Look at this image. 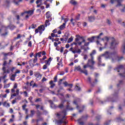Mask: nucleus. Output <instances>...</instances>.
<instances>
[{"label": "nucleus", "mask_w": 125, "mask_h": 125, "mask_svg": "<svg viewBox=\"0 0 125 125\" xmlns=\"http://www.w3.org/2000/svg\"><path fill=\"white\" fill-rule=\"evenodd\" d=\"M66 104L65 109H63L62 111L57 113V118H58V120L56 121V124L58 125L64 124V125H66V124H67V116H67V111L74 110V108L70 106V101H67Z\"/></svg>", "instance_id": "nucleus-1"}, {"label": "nucleus", "mask_w": 125, "mask_h": 125, "mask_svg": "<svg viewBox=\"0 0 125 125\" xmlns=\"http://www.w3.org/2000/svg\"><path fill=\"white\" fill-rule=\"evenodd\" d=\"M76 37L75 42L70 44L71 48L69 49V50L70 51H71L72 53H74V54H76V53H77V54H81L82 50L77 46L83 44V42H85V39L83 37L80 36L79 35H76ZM74 45H75L76 46L73 47Z\"/></svg>", "instance_id": "nucleus-2"}, {"label": "nucleus", "mask_w": 125, "mask_h": 125, "mask_svg": "<svg viewBox=\"0 0 125 125\" xmlns=\"http://www.w3.org/2000/svg\"><path fill=\"white\" fill-rule=\"evenodd\" d=\"M117 54L116 52L113 53H110L106 51L104 54H102L98 58V65L99 66H105V63L101 64V56H105L106 59H111L112 62H116V61H121L124 59V57H119Z\"/></svg>", "instance_id": "nucleus-3"}, {"label": "nucleus", "mask_w": 125, "mask_h": 125, "mask_svg": "<svg viewBox=\"0 0 125 125\" xmlns=\"http://www.w3.org/2000/svg\"><path fill=\"white\" fill-rule=\"evenodd\" d=\"M94 59V58L92 57L91 59H89L87 64L83 66V69H86V68L89 67L91 70H93L94 69V64H95Z\"/></svg>", "instance_id": "nucleus-4"}, {"label": "nucleus", "mask_w": 125, "mask_h": 125, "mask_svg": "<svg viewBox=\"0 0 125 125\" xmlns=\"http://www.w3.org/2000/svg\"><path fill=\"white\" fill-rule=\"evenodd\" d=\"M66 101H62L61 104H60L58 106L55 105L53 102L51 100H49V102L50 104V107L52 109H56V108H60V109H62L64 108V103Z\"/></svg>", "instance_id": "nucleus-5"}, {"label": "nucleus", "mask_w": 125, "mask_h": 125, "mask_svg": "<svg viewBox=\"0 0 125 125\" xmlns=\"http://www.w3.org/2000/svg\"><path fill=\"white\" fill-rule=\"evenodd\" d=\"M118 99V92H115L114 93L111 95V96L107 97L106 100L104 102L111 101V102H116Z\"/></svg>", "instance_id": "nucleus-6"}, {"label": "nucleus", "mask_w": 125, "mask_h": 125, "mask_svg": "<svg viewBox=\"0 0 125 125\" xmlns=\"http://www.w3.org/2000/svg\"><path fill=\"white\" fill-rule=\"evenodd\" d=\"M8 28H9L10 30H14V29H15V26L12 24H10L7 27H5L4 25H2L1 28L0 29V33H1V31H5V32H6V30Z\"/></svg>", "instance_id": "nucleus-7"}, {"label": "nucleus", "mask_w": 125, "mask_h": 125, "mask_svg": "<svg viewBox=\"0 0 125 125\" xmlns=\"http://www.w3.org/2000/svg\"><path fill=\"white\" fill-rule=\"evenodd\" d=\"M90 42H86L85 41L81 45H79L78 46H81V49H83L84 51H86V50H89V48L87 47L85 48V46H88L89 45Z\"/></svg>", "instance_id": "nucleus-8"}, {"label": "nucleus", "mask_w": 125, "mask_h": 125, "mask_svg": "<svg viewBox=\"0 0 125 125\" xmlns=\"http://www.w3.org/2000/svg\"><path fill=\"white\" fill-rule=\"evenodd\" d=\"M110 40V38L107 37H105L104 38H102L101 39L102 41L104 42V47H100V51H102L103 49H104V48H106V46H107V42H109V40Z\"/></svg>", "instance_id": "nucleus-9"}, {"label": "nucleus", "mask_w": 125, "mask_h": 125, "mask_svg": "<svg viewBox=\"0 0 125 125\" xmlns=\"http://www.w3.org/2000/svg\"><path fill=\"white\" fill-rule=\"evenodd\" d=\"M110 40L111 41L110 48L114 49L119 44V42L115 40L114 38H111Z\"/></svg>", "instance_id": "nucleus-10"}, {"label": "nucleus", "mask_w": 125, "mask_h": 125, "mask_svg": "<svg viewBox=\"0 0 125 125\" xmlns=\"http://www.w3.org/2000/svg\"><path fill=\"white\" fill-rule=\"evenodd\" d=\"M76 70H77V71H79V72H80V73H83V74H84L85 76H87L88 75L87 70L85 69V68H84L83 70L82 69L81 66L76 67L75 71H76Z\"/></svg>", "instance_id": "nucleus-11"}, {"label": "nucleus", "mask_w": 125, "mask_h": 125, "mask_svg": "<svg viewBox=\"0 0 125 125\" xmlns=\"http://www.w3.org/2000/svg\"><path fill=\"white\" fill-rule=\"evenodd\" d=\"M44 30H45V28H44V25H41L38 27V29H35V33L36 34H38V33H39V32L41 35H42V31H44Z\"/></svg>", "instance_id": "nucleus-12"}, {"label": "nucleus", "mask_w": 125, "mask_h": 125, "mask_svg": "<svg viewBox=\"0 0 125 125\" xmlns=\"http://www.w3.org/2000/svg\"><path fill=\"white\" fill-rule=\"evenodd\" d=\"M6 64H7V62H6V61H4L3 64L4 67H3L2 68L4 74H5V73H7V74H9V73H10V70H9V68L6 69V67H5V65H6Z\"/></svg>", "instance_id": "nucleus-13"}, {"label": "nucleus", "mask_w": 125, "mask_h": 125, "mask_svg": "<svg viewBox=\"0 0 125 125\" xmlns=\"http://www.w3.org/2000/svg\"><path fill=\"white\" fill-rule=\"evenodd\" d=\"M123 117V114H120L118 117L115 119V121L117 123H122V122H124V120L122 119V117Z\"/></svg>", "instance_id": "nucleus-14"}, {"label": "nucleus", "mask_w": 125, "mask_h": 125, "mask_svg": "<svg viewBox=\"0 0 125 125\" xmlns=\"http://www.w3.org/2000/svg\"><path fill=\"white\" fill-rule=\"evenodd\" d=\"M87 81L88 83L91 84V86H94L95 84H96V83H97V80L95 79V82H93V83H91V78H90V77L88 78Z\"/></svg>", "instance_id": "nucleus-15"}, {"label": "nucleus", "mask_w": 125, "mask_h": 125, "mask_svg": "<svg viewBox=\"0 0 125 125\" xmlns=\"http://www.w3.org/2000/svg\"><path fill=\"white\" fill-rule=\"evenodd\" d=\"M81 101V99L79 98H76L73 102V104H75L77 105V109H79V105H78V102H80Z\"/></svg>", "instance_id": "nucleus-16"}, {"label": "nucleus", "mask_w": 125, "mask_h": 125, "mask_svg": "<svg viewBox=\"0 0 125 125\" xmlns=\"http://www.w3.org/2000/svg\"><path fill=\"white\" fill-rule=\"evenodd\" d=\"M18 84H17V83H15V84H14L13 88L11 90L12 93H14V92H15V89H16L18 87Z\"/></svg>", "instance_id": "nucleus-17"}, {"label": "nucleus", "mask_w": 125, "mask_h": 125, "mask_svg": "<svg viewBox=\"0 0 125 125\" xmlns=\"http://www.w3.org/2000/svg\"><path fill=\"white\" fill-rule=\"evenodd\" d=\"M83 119H84V116H82L81 118L78 120V123L79 125H83Z\"/></svg>", "instance_id": "nucleus-18"}, {"label": "nucleus", "mask_w": 125, "mask_h": 125, "mask_svg": "<svg viewBox=\"0 0 125 125\" xmlns=\"http://www.w3.org/2000/svg\"><path fill=\"white\" fill-rule=\"evenodd\" d=\"M63 84L65 86H69L70 88H72L73 87V84H69L67 82H65L63 83Z\"/></svg>", "instance_id": "nucleus-19"}, {"label": "nucleus", "mask_w": 125, "mask_h": 125, "mask_svg": "<svg viewBox=\"0 0 125 125\" xmlns=\"http://www.w3.org/2000/svg\"><path fill=\"white\" fill-rule=\"evenodd\" d=\"M34 11H35L34 10H31L25 11V13H27V14H29V15H33V14H34Z\"/></svg>", "instance_id": "nucleus-20"}, {"label": "nucleus", "mask_w": 125, "mask_h": 125, "mask_svg": "<svg viewBox=\"0 0 125 125\" xmlns=\"http://www.w3.org/2000/svg\"><path fill=\"white\" fill-rule=\"evenodd\" d=\"M65 28H66V23H63L62 24V25H61L59 27V29H60V30H61L62 31L64 30V29H65Z\"/></svg>", "instance_id": "nucleus-21"}, {"label": "nucleus", "mask_w": 125, "mask_h": 125, "mask_svg": "<svg viewBox=\"0 0 125 125\" xmlns=\"http://www.w3.org/2000/svg\"><path fill=\"white\" fill-rule=\"evenodd\" d=\"M34 56L38 58V57L39 58L42 57V51L39 52L38 53H36Z\"/></svg>", "instance_id": "nucleus-22"}, {"label": "nucleus", "mask_w": 125, "mask_h": 125, "mask_svg": "<svg viewBox=\"0 0 125 125\" xmlns=\"http://www.w3.org/2000/svg\"><path fill=\"white\" fill-rule=\"evenodd\" d=\"M89 22H93L95 20V18L94 16H90L88 17Z\"/></svg>", "instance_id": "nucleus-23"}, {"label": "nucleus", "mask_w": 125, "mask_h": 125, "mask_svg": "<svg viewBox=\"0 0 125 125\" xmlns=\"http://www.w3.org/2000/svg\"><path fill=\"white\" fill-rule=\"evenodd\" d=\"M124 83L125 82H124V80L119 81V83L117 84L118 87H120V86H122V85H123V84H124Z\"/></svg>", "instance_id": "nucleus-24"}, {"label": "nucleus", "mask_w": 125, "mask_h": 125, "mask_svg": "<svg viewBox=\"0 0 125 125\" xmlns=\"http://www.w3.org/2000/svg\"><path fill=\"white\" fill-rule=\"evenodd\" d=\"M35 77H36V79L37 81H39L42 79V75L40 74H37L35 75Z\"/></svg>", "instance_id": "nucleus-25"}, {"label": "nucleus", "mask_w": 125, "mask_h": 125, "mask_svg": "<svg viewBox=\"0 0 125 125\" xmlns=\"http://www.w3.org/2000/svg\"><path fill=\"white\" fill-rule=\"evenodd\" d=\"M17 75L16 74H12L10 77L11 81H12V82H14L15 81V77H16Z\"/></svg>", "instance_id": "nucleus-26"}, {"label": "nucleus", "mask_w": 125, "mask_h": 125, "mask_svg": "<svg viewBox=\"0 0 125 125\" xmlns=\"http://www.w3.org/2000/svg\"><path fill=\"white\" fill-rule=\"evenodd\" d=\"M96 39L95 36H93L91 38H88V40L90 42H94V39Z\"/></svg>", "instance_id": "nucleus-27"}, {"label": "nucleus", "mask_w": 125, "mask_h": 125, "mask_svg": "<svg viewBox=\"0 0 125 125\" xmlns=\"http://www.w3.org/2000/svg\"><path fill=\"white\" fill-rule=\"evenodd\" d=\"M49 25H50V23H49V20H46L45 24L43 25L44 27H47V26H49Z\"/></svg>", "instance_id": "nucleus-28"}, {"label": "nucleus", "mask_w": 125, "mask_h": 125, "mask_svg": "<svg viewBox=\"0 0 125 125\" xmlns=\"http://www.w3.org/2000/svg\"><path fill=\"white\" fill-rule=\"evenodd\" d=\"M49 83L51 85L50 86L51 88H53V87L55 86V83H53V81H50Z\"/></svg>", "instance_id": "nucleus-29"}, {"label": "nucleus", "mask_w": 125, "mask_h": 125, "mask_svg": "<svg viewBox=\"0 0 125 125\" xmlns=\"http://www.w3.org/2000/svg\"><path fill=\"white\" fill-rule=\"evenodd\" d=\"M30 113V117L33 118V117H34V115H35V113H36V111L34 110H31Z\"/></svg>", "instance_id": "nucleus-30"}, {"label": "nucleus", "mask_w": 125, "mask_h": 125, "mask_svg": "<svg viewBox=\"0 0 125 125\" xmlns=\"http://www.w3.org/2000/svg\"><path fill=\"white\" fill-rule=\"evenodd\" d=\"M74 40V38H73V36H71V38H69V39L67 41V43H70V42H72Z\"/></svg>", "instance_id": "nucleus-31"}, {"label": "nucleus", "mask_w": 125, "mask_h": 125, "mask_svg": "<svg viewBox=\"0 0 125 125\" xmlns=\"http://www.w3.org/2000/svg\"><path fill=\"white\" fill-rule=\"evenodd\" d=\"M101 36H103V33H101L98 36H95L96 39H97V40H99L100 38H101Z\"/></svg>", "instance_id": "nucleus-32"}, {"label": "nucleus", "mask_w": 125, "mask_h": 125, "mask_svg": "<svg viewBox=\"0 0 125 125\" xmlns=\"http://www.w3.org/2000/svg\"><path fill=\"white\" fill-rule=\"evenodd\" d=\"M6 96H7V94H5L4 95H3V94H1L0 95V98H6Z\"/></svg>", "instance_id": "nucleus-33"}, {"label": "nucleus", "mask_w": 125, "mask_h": 125, "mask_svg": "<svg viewBox=\"0 0 125 125\" xmlns=\"http://www.w3.org/2000/svg\"><path fill=\"white\" fill-rule=\"evenodd\" d=\"M114 108V106H111L107 110L108 114H109L111 115V111H112V109Z\"/></svg>", "instance_id": "nucleus-34"}, {"label": "nucleus", "mask_w": 125, "mask_h": 125, "mask_svg": "<svg viewBox=\"0 0 125 125\" xmlns=\"http://www.w3.org/2000/svg\"><path fill=\"white\" fill-rule=\"evenodd\" d=\"M46 15L47 19H48V18H50V12H47L46 14Z\"/></svg>", "instance_id": "nucleus-35"}, {"label": "nucleus", "mask_w": 125, "mask_h": 125, "mask_svg": "<svg viewBox=\"0 0 125 125\" xmlns=\"http://www.w3.org/2000/svg\"><path fill=\"white\" fill-rule=\"evenodd\" d=\"M21 1H22V0H14V3H15V4H17V5H18V3H19V2H20Z\"/></svg>", "instance_id": "nucleus-36"}, {"label": "nucleus", "mask_w": 125, "mask_h": 125, "mask_svg": "<svg viewBox=\"0 0 125 125\" xmlns=\"http://www.w3.org/2000/svg\"><path fill=\"white\" fill-rule=\"evenodd\" d=\"M3 105L4 106H5V107H10V104H9V103H7L6 102H5L3 103Z\"/></svg>", "instance_id": "nucleus-37"}, {"label": "nucleus", "mask_w": 125, "mask_h": 125, "mask_svg": "<svg viewBox=\"0 0 125 125\" xmlns=\"http://www.w3.org/2000/svg\"><path fill=\"white\" fill-rule=\"evenodd\" d=\"M95 53H96V51L95 50H93L92 52L90 54L91 58H92V57H93V55H94Z\"/></svg>", "instance_id": "nucleus-38"}, {"label": "nucleus", "mask_w": 125, "mask_h": 125, "mask_svg": "<svg viewBox=\"0 0 125 125\" xmlns=\"http://www.w3.org/2000/svg\"><path fill=\"white\" fill-rule=\"evenodd\" d=\"M68 38L67 36L64 35L63 37L64 42H67V41H68Z\"/></svg>", "instance_id": "nucleus-39"}, {"label": "nucleus", "mask_w": 125, "mask_h": 125, "mask_svg": "<svg viewBox=\"0 0 125 125\" xmlns=\"http://www.w3.org/2000/svg\"><path fill=\"white\" fill-rule=\"evenodd\" d=\"M70 2V3H71V4H73V5H76L77 3V1L73 0H71Z\"/></svg>", "instance_id": "nucleus-40"}, {"label": "nucleus", "mask_w": 125, "mask_h": 125, "mask_svg": "<svg viewBox=\"0 0 125 125\" xmlns=\"http://www.w3.org/2000/svg\"><path fill=\"white\" fill-rule=\"evenodd\" d=\"M75 90H77V91H81V87H79L78 86H76L75 87Z\"/></svg>", "instance_id": "nucleus-41"}, {"label": "nucleus", "mask_w": 125, "mask_h": 125, "mask_svg": "<svg viewBox=\"0 0 125 125\" xmlns=\"http://www.w3.org/2000/svg\"><path fill=\"white\" fill-rule=\"evenodd\" d=\"M118 4L116 5V6H120L121 5V2L123 1V0H116Z\"/></svg>", "instance_id": "nucleus-42"}, {"label": "nucleus", "mask_w": 125, "mask_h": 125, "mask_svg": "<svg viewBox=\"0 0 125 125\" xmlns=\"http://www.w3.org/2000/svg\"><path fill=\"white\" fill-rule=\"evenodd\" d=\"M110 123H111V121L109 120L108 121H106L104 123V125H110Z\"/></svg>", "instance_id": "nucleus-43"}, {"label": "nucleus", "mask_w": 125, "mask_h": 125, "mask_svg": "<svg viewBox=\"0 0 125 125\" xmlns=\"http://www.w3.org/2000/svg\"><path fill=\"white\" fill-rule=\"evenodd\" d=\"M37 114L38 117H41L42 116V112L38 110L37 111Z\"/></svg>", "instance_id": "nucleus-44"}, {"label": "nucleus", "mask_w": 125, "mask_h": 125, "mask_svg": "<svg viewBox=\"0 0 125 125\" xmlns=\"http://www.w3.org/2000/svg\"><path fill=\"white\" fill-rule=\"evenodd\" d=\"M15 99H17V100H21V99H22V97L19 95L17 97V98H15Z\"/></svg>", "instance_id": "nucleus-45"}, {"label": "nucleus", "mask_w": 125, "mask_h": 125, "mask_svg": "<svg viewBox=\"0 0 125 125\" xmlns=\"http://www.w3.org/2000/svg\"><path fill=\"white\" fill-rule=\"evenodd\" d=\"M41 101H42V98H37L35 100V102H41Z\"/></svg>", "instance_id": "nucleus-46"}, {"label": "nucleus", "mask_w": 125, "mask_h": 125, "mask_svg": "<svg viewBox=\"0 0 125 125\" xmlns=\"http://www.w3.org/2000/svg\"><path fill=\"white\" fill-rule=\"evenodd\" d=\"M47 57L46 56H43L42 59H40V61L41 62H42V60H45L46 59Z\"/></svg>", "instance_id": "nucleus-47"}, {"label": "nucleus", "mask_w": 125, "mask_h": 125, "mask_svg": "<svg viewBox=\"0 0 125 125\" xmlns=\"http://www.w3.org/2000/svg\"><path fill=\"white\" fill-rule=\"evenodd\" d=\"M101 115H98L96 117V120H97L98 121H99V120H100L101 119Z\"/></svg>", "instance_id": "nucleus-48"}, {"label": "nucleus", "mask_w": 125, "mask_h": 125, "mask_svg": "<svg viewBox=\"0 0 125 125\" xmlns=\"http://www.w3.org/2000/svg\"><path fill=\"white\" fill-rule=\"evenodd\" d=\"M37 61H38V58L34 56V59L33 60V63H36Z\"/></svg>", "instance_id": "nucleus-49"}, {"label": "nucleus", "mask_w": 125, "mask_h": 125, "mask_svg": "<svg viewBox=\"0 0 125 125\" xmlns=\"http://www.w3.org/2000/svg\"><path fill=\"white\" fill-rule=\"evenodd\" d=\"M45 63L46 64L45 65H48V66H49V65H50L48 60H45Z\"/></svg>", "instance_id": "nucleus-50"}, {"label": "nucleus", "mask_w": 125, "mask_h": 125, "mask_svg": "<svg viewBox=\"0 0 125 125\" xmlns=\"http://www.w3.org/2000/svg\"><path fill=\"white\" fill-rule=\"evenodd\" d=\"M5 78H6V75H4L3 77H0V83L1 82V79H3V80H4V79H5Z\"/></svg>", "instance_id": "nucleus-51"}, {"label": "nucleus", "mask_w": 125, "mask_h": 125, "mask_svg": "<svg viewBox=\"0 0 125 125\" xmlns=\"http://www.w3.org/2000/svg\"><path fill=\"white\" fill-rule=\"evenodd\" d=\"M63 81V79H60V81L58 82V84L59 85H61V83H62V82Z\"/></svg>", "instance_id": "nucleus-52"}, {"label": "nucleus", "mask_w": 125, "mask_h": 125, "mask_svg": "<svg viewBox=\"0 0 125 125\" xmlns=\"http://www.w3.org/2000/svg\"><path fill=\"white\" fill-rule=\"evenodd\" d=\"M46 69H47V64H44L43 66V70H46Z\"/></svg>", "instance_id": "nucleus-53"}, {"label": "nucleus", "mask_w": 125, "mask_h": 125, "mask_svg": "<svg viewBox=\"0 0 125 125\" xmlns=\"http://www.w3.org/2000/svg\"><path fill=\"white\" fill-rule=\"evenodd\" d=\"M28 46H29V47H32V41H30L28 42Z\"/></svg>", "instance_id": "nucleus-54"}, {"label": "nucleus", "mask_w": 125, "mask_h": 125, "mask_svg": "<svg viewBox=\"0 0 125 125\" xmlns=\"http://www.w3.org/2000/svg\"><path fill=\"white\" fill-rule=\"evenodd\" d=\"M23 94H24V96L25 97H28V93H27V91H25L24 92H23Z\"/></svg>", "instance_id": "nucleus-55"}, {"label": "nucleus", "mask_w": 125, "mask_h": 125, "mask_svg": "<svg viewBox=\"0 0 125 125\" xmlns=\"http://www.w3.org/2000/svg\"><path fill=\"white\" fill-rule=\"evenodd\" d=\"M16 101H17V99L15 98V99L13 100L12 102V104H15V103H16Z\"/></svg>", "instance_id": "nucleus-56"}, {"label": "nucleus", "mask_w": 125, "mask_h": 125, "mask_svg": "<svg viewBox=\"0 0 125 125\" xmlns=\"http://www.w3.org/2000/svg\"><path fill=\"white\" fill-rule=\"evenodd\" d=\"M9 86H10V84H5L4 85V88H7V87H9Z\"/></svg>", "instance_id": "nucleus-57"}, {"label": "nucleus", "mask_w": 125, "mask_h": 125, "mask_svg": "<svg viewBox=\"0 0 125 125\" xmlns=\"http://www.w3.org/2000/svg\"><path fill=\"white\" fill-rule=\"evenodd\" d=\"M57 82V76H56L54 78V83Z\"/></svg>", "instance_id": "nucleus-58"}, {"label": "nucleus", "mask_w": 125, "mask_h": 125, "mask_svg": "<svg viewBox=\"0 0 125 125\" xmlns=\"http://www.w3.org/2000/svg\"><path fill=\"white\" fill-rule=\"evenodd\" d=\"M16 92L17 95H19V92H20L19 89H17Z\"/></svg>", "instance_id": "nucleus-59"}, {"label": "nucleus", "mask_w": 125, "mask_h": 125, "mask_svg": "<svg viewBox=\"0 0 125 125\" xmlns=\"http://www.w3.org/2000/svg\"><path fill=\"white\" fill-rule=\"evenodd\" d=\"M8 32H6L5 33L2 34L1 36L2 37H5L7 35Z\"/></svg>", "instance_id": "nucleus-60"}, {"label": "nucleus", "mask_w": 125, "mask_h": 125, "mask_svg": "<svg viewBox=\"0 0 125 125\" xmlns=\"http://www.w3.org/2000/svg\"><path fill=\"white\" fill-rule=\"evenodd\" d=\"M45 54H46V53L45 52V51H42V56H45Z\"/></svg>", "instance_id": "nucleus-61"}, {"label": "nucleus", "mask_w": 125, "mask_h": 125, "mask_svg": "<svg viewBox=\"0 0 125 125\" xmlns=\"http://www.w3.org/2000/svg\"><path fill=\"white\" fill-rule=\"evenodd\" d=\"M67 21H68V18H65L64 19V22L65 23V24L67 23Z\"/></svg>", "instance_id": "nucleus-62"}, {"label": "nucleus", "mask_w": 125, "mask_h": 125, "mask_svg": "<svg viewBox=\"0 0 125 125\" xmlns=\"http://www.w3.org/2000/svg\"><path fill=\"white\" fill-rule=\"evenodd\" d=\"M76 20H80V15H78V16H76Z\"/></svg>", "instance_id": "nucleus-63"}, {"label": "nucleus", "mask_w": 125, "mask_h": 125, "mask_svg": "<svg viewBox=\"0 0 125 125\" xmlns=\"http://www.w3.org/2000/svg\"><path fill=\"white\" fill-rule=\"evenodd\" d=\"M88 125H100L99 124H93V123H89Z\"/></svg>", "instance_id": "nucleus-64"}]
</instances>
